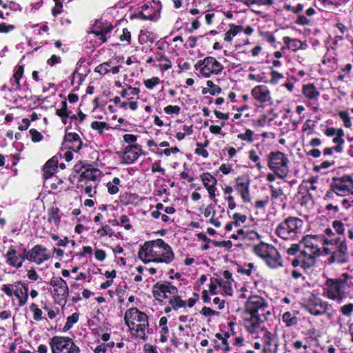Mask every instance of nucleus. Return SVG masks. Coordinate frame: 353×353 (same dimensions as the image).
<instances>
[{
	"instance_id": "3",
	"label": "nucleus",
	"mask_w": 353,
	"mask_h": 353,
	"mask_svg": "<svg viewBox=\"0 0 353 353\" xmlns=\"http://www.w3.org/2000/svg\"><path fill=\"white\" fill-rule=\"evenodd\" d=\"M245 310L252 315L246 325L252 333L259 328L260 323L266 321L271 314V307L268 302L257 295L249 296L245 303Z\"/></svg>"
},
{
	"instance_id": "14",
	"label": "nucleus",
	"mask_w": 353,
	"mask_h": 353,
	"mask_svg": "<svg viewBox=\"0 0 353 353\" xmlns=\"http://www.w3.org/2000/svg\"><path fill=\"white\" fill-rule=\"evenodd\" d=\"M177 294L178 289L169 282H158L153 287V295L160 302H163L165 299H170L172 295Z\"/></svg>"
},
{
	"instance_id": "63",
	"label": "nucleus",
	"mask_w": 353,
	"mask_h": 353,
	"mask_svg": "<svg viewBox=\"0 0 353 353\" xmlns=\"http://www.w3.org/2000/svg\"><path fill=\"white\" fill-rule=\"evenodd\" d=\"M108 347H110L109 343H101L97 345L94 348L92 347V350H93L94 353H105Z\"/></svg>"
},
{
	"instance_id": "51",
	"label": "nucleus",
	"mask_w": 353,
	"mask_h": 353,
	"mask_svg": "<svg viewBox=\"0 0 353 353\" xmlns=\"http://www.w3.org/2000/svg\"><path fill=\"white\" fill-rule=\"evenodd\" d=\"M284 9L287 11L292 12L294 14H298L303 10V6L301 3L293 6L290 3H285L284 4Z\"/></svg>"
},
{
	"instance_id": "23",
	"label": "nucleus",
	"mask_w": 353,
	"mask_h": 353,
	"mask_svg": "<svg viewBox=\"0 0 353 353\" xmlns=\"http://www.w3.org/2000/svg\"><path fill=\"white\" fill-rule=\"evenodd\" d=\"M1 290L8 296L14 295L18 300V305L19 307L23 306L27 303L21 301V300H24L25 296L22 292L23 289L20 288V287L16 285L14 283L12 285L4 284L2 285Z\"/></svg>"
},
{
	"instance_id": "20",
	"label": "nucleus",
	"mask_w": 353,
	"mask_h": 353,
	"mask_svg": "<svg viewBox=\"0 0 353 353\" xmlns=\"http://www.w3.org/2000/svg\"><path fill=\"white\" fill-rule=\"evenodd\" d=\"M142 154L141 146L139 144L128 145L122 152V161L125 164H131L138 159Z\"/></svg>"
},
{
	"instance_id": "61",
	"label": "nucleus",
	"mask_w": 353,
	"mask_h": 353,
	"mask_svg": "<svg viewBox=\"0 0 353 353\" xmlns=\"http://www.w3.org/2000/svg\"><path fill=\"white\" fill-rule=\"evenodd\" d=\"M15 28L14 25H7L6 23H0V33H8L14 30Z\"/></svg>"
},
{
	"instance_id": "54",
	"label": "nucleus",
	"mask_w": 353,
	"mask_h": 353,
	"mask_svg": "<svg viewBox=\"0 0 353 353\" xmlns=\"http://www.w3.org/2000/svg\"><path fill=\"white\" fill-rule=\"evenodd\" d=\"M14 283L16 285H18L19 287H20V288L23 289L22 292L23 293L25 296H24V300H21V301L27 302L28 299V290H29L28 285L27 283L23 282L22 281H17Z\"/></svg>"
},
{
	"instance_id": "25",
	"label": "nucleus",
	"mask_w": 353,
	"mask_h": 353,
	"mask_svg": "<svg viewBox=\"0 0 353 353\" xmlns=\"http://www.w3.org/2000/svg\"><path fill=\"white\" fill-rule=\"evenodd\" d=\"M5 257L6 259V263L8 265L17 269L21 268L22 267L21 261H20L19 254H17V251L13 245H11L9 248L8 250L5 254Z\"/></svg>"
},
{
	"instance_id": "11",
	"label": "nucleus",
	"mask_w": 353,
	"mask_h": 353,
	"mask_svg": "<svg viewBox=\"0 0 353 353\" xmlns=\"http://www.w3.org/2000/svg\"><path fill=\"white\" fill-rule=\"evenodd\" d=\"M336 250L327 258L329 263L344 264L349 261V253L346 241L338 238L335 240Z\"/></svg>"
},
{
	"instance_id": "1",
	"label": "nucleus",
	"mask_w": 353,
	"mask_h": 353,
	"mask_svg": "<svg viewBox=\"0 0 353 353\" xmlns=\"http://www.w3.org/2000/svg\"><path fill=\"white\" fill-rule=\"evenodd\" d=\"M139 258L145 263H170L174 259L171 246L161 239L144 243L138 252Z\"/></svg>"
},
{
	"instance_id": "49",
	"label": "nucleus",
	"mask_w": 353,
	"mask_h": 353,
	"mask_svg": "<svg viewBox=\"0 0 353 353\" xmlns=\"http://www.w3.org/2000/svg\"><path fill=\"white\" fill-rule=\"evenodd\" d=\"M339 116L340 119L343 122V125L346 128H350L352 125L351 119L349 113L347 111H340L339 112Z\"/></svg>"
},
{
	"instance_id": "47",
	"label": "nucleus",
	"mask_w": 353,
	"mask_h": 353,
	"mask_svg": "<svg viewBox=\"0 0 353 353\" xmlns=\"http://www.w3.org/2000/svg\"><path fill=\"white\" fill-rule=\"evenodd\" d=\"M91 128L98 131L99 134H102L104 129L110 128L109 124L105 122L94 121L91 123Z\"/></svg>"
},
{
	"instance_id": "4",
	"label": "nucleus",
	"mask_w": 353,
	"mask_h": 353,
	"mask_svg": "<svg viewBox=\"0 0 353 353\" xmlns=\"http://www.w3.org/2000/svg\"><path fill=\"white\" fill-rule=\"evenodd\" d=\"M125 321L131 334L140 339H145L148 332V316L136 307L128 310L125 314Z\"/></svg>"
},
{
	"instance_id": "59",
	"label": "nucleus",
	"mask_w": 353,
	"mask_h": 353,
	"mask_svg": "<svg viewBox=\"0 0 353 353\" xmlns=\"http://www.w3.org/2000/svg\"><path fill=\"white\" fill-rule=\"evenodd\" d=\"M232 219L234 220V225L236 227L239 226L240 223H245L247 220V216L244 214H241L239 213H234L233 214Z\"/></svg>"
},
{
	"instance_id": "41",
	"label": "nucleus",
	"mask_w": 353,
	"mask_h": 353,
	"mask_svg": "<svg viewBox=\"0 0 353 353\" xmlns=\"http://www.w3.org/2000/svg\"><path fill=\"white\" fill-rule=\"evenodd\" d=\"M23 72H24V67H23V65H20L17 66L16 70L14 72L12 77H13V79L17 84L16 90L21 89L20 80L23 77Z\"/></svg>"
},
{
	"instance_id": "45",
	"label": "nucleus",
	"mask_w": 353,
	"mask_h": 353,
	"mask_svg": "<svg viewBox=\"0 0 353 353\" xmlns=\"http://www.w3.org/2000/svg\"><path fill=\"white\" fill-rule=\"evenodd\" d=\"M339 196H340V194H338V192L336 190H334L332 187L330 186V189L326 192L323 196V199L326 201L336 203L337 198Z\"/></svg>"
},
{
	"instance_id": "18",
	"label": "nucleus",
	"mask_w": 353,
	"mask_h": 353,
	"mask_svg": "<svg viewBox=\"0 0 353 353\" xmlns=\"http://www.w3.org/2000/svg\"><path fill=\"white\" fill-rule=\"evenodd\" d=\"M100 174L101 172L99 169L93 168L90 164H88L86 168L79 174L77 188H83L84 184L87 185L90 181H95Z\"/></svg>"
},
{
	"instance_id": "31",
	"label": "nucleus",
	"mask_w": 353,
	"mask_h": 353,
	"mask_svg": "<svg viewBox=\"0 0 353 353\" xmlns=\"http://www.w3.org/2000/svg\"><path fill=\"white\" fill-rule=\"evenodd\" d=\"M275 248L268 243H260L259 244L254 247V253L262 259H265V257L274 250Z\"/></svg>"
},
{
	"instance_id": "38",
	"label": "nucleus",
	"mask_w": 353,
	"mask_h": 353,
	"mask_svg": "<svg viewBox=\"0 0 353 353\" xmlns=\"http://www.w3.org/2000/svg\"><path fill=\"white\" fill-rule=\"evenodd\" d=\"M169 305H170L173 310H177L181 307H185L187 302L181 299V296L177 294L172 295V298L169 300Z\"/></svg>"
},
{
	"instance_id": "8",
	"label": "nucleus",
	"mask_w": 353,
	"mask_h": 353,
	"mask_svg": "<svg viewBox=\"0 0 353 353\" xmlns=\"http://www.w3.org/2000/svg\"><path fill=\"white\" fill-rule=\"evenodd\" d=\"M50 346L52 353H80L79 347L68 336H53Z\"/></svg>"
},
{
	"instance_id": "19",
	"label": "nucleus",
	"mask_w": 353,
	"mask_h": 353,
	"mask_svg": "<svg viewBox=\"0 0 353 353\" xmlns=\"http://www.w3.org/2000/svg\"><path fill=\"white\" fill-rule=\"evenodd\" d=\"M104 17L105 16L103 15L100 19L97 20L95 23L91 28V30L88 32V33L95 34L101 41V43L108 41L105 34L110 31V23L105 25L103 24Z\"/></svg>"
},
{
	"instance_id": "37",
	"label": "nucleus",
	"mask_w": 353,
	"mask_h": 353,
	"mask_svg": "<svg viewBox=\"0 0 353 353\" xmlns=\"http://www.w3.org/2000/svg\"><path fill=\"white\" fill-rule=\"evenodd\" d=\"M271 194V199L273 201H283L284 191L282 187L279 185H270L269 186Z\"/></svg>"
},
{
	"instance_id": "40",
	"label": "nucleus",
	"mask_w": 353,
	"mask_h": 353,
	"mask_svg": "<svg viewBox=\"0 0 353 353\" xmlns=\"http://www.w3.org/2000/svg\"><path fill=\"white\" fill-rule=\"evenodd\" d=\"M201 179L206 188L211 187L212 185H216L217 183L216 179L209 172L203 173L201 175Z\"/></svg>"
},
{
	"instance_id": "28",
	"label": "nucleus",
	"mask_w": 353,
	"mask_h": 353,
	"mask_svg": "<svg viewBox=\"0 0 353 353\" xmlns=\"http://www.w3.org/2000/svg\"><path fill=\"white\" fill-rule=\"evenodd\" d=\"M303 96L309 100H318L320 92L313 83L304 84L302 87Z\"/></svg>"
},
{
	"instance_id": "15",
	"label": "nucleus",
	"mask_w": 353,
	"mask_h": 353,
	"mask_svg": "<svg viewBox=\"0 0 353 353\" xmlns=\"http://www.w3.org/2000/svg\"><path fill=\"white\" fill-rule=\"evenodd\" d=\"M306 308L312 315L319 316L325 314L332 308V305L318 297L310 299Z\"/></svg>"
},
{
	"instance_id": "53",
	"label": "nucleus",
	"mask_w": 353,
	"mask_h": 353,
	"mask_svg": "<svg viewBox=\"0 0 353 353\" xmlns=\"http://www.w3.org/2000/svg\"><path fill=\"white\" fill-rule=\"evenodd\" d=\"M307 265V257H304L302 255V252H301L300 255L298 256V258L294 259L292 261V265L294 267L301 266L302 268L305 267V265Z\"/></svg>"
},
{
	"instance_id": "55",
	"label": "nucleus",
	"mask_w": 353,
	"mask_h": 353,
	"mask_svg": "<svg viewBox=\"0 0 353 353\" xmlns=\"http://www.w3.org/2000/svg\"><path fill=\"white\" fill-rule=\"evenodd\" d=\"M110 71V65L109 62H104L99 64L94 70L95 72H99L100 74H105Z\"/></svg>"
},
{
	"instance_id": "34",
	"label": "nucleus",
	"mask_w": 353,
	"mask_h": 353,
	"mask_svg": "<svg viewBox=\"0 0 353 353\" xmlns=\"http://www.w3.org/2000/svg\"><path fill=\"white\" fill-rule=\"evenodd\" d=\"M344 134L343 130H341L339 131L332 139V142L336 145L334 146V152L337 153H341L343 151V145L345 143Z\"/></svg>"
},
{
	"instance_id": "36",
	"label": "nucleus",
	"mask_w": 353,
	"mask_h": 353,
	"mask_svg": "<svg viewBox=\"0 0 353 353\" xmlns=\"http://www.w3.org/2000/svg\"><path fill=\"white\" fill-rule=\"evenodd\" d=\"M238 234L241 236V239L254 240L259 238L258 233L249 228L238 230Z\"/></svg>"
},
{
	"instance_id": "32",
	"label": "nucleus",
	"mask_w": 353,
	"mask_h": 353,
	"mask_svg": "<svg viewBox=\"0 0 353 353\" xmlns=\"http://www.w3.org/2000/svg\"><path fill=\"white\" fill-rule=\"evenodd\" d=\"M60 210L57 206H52L48 208V222L50 224L54 223L56 226H58L61 223V216L59 214Z\"/></svg>"
},
{
	"instance_id": "60",
	"label": "nucleus",
	"mask_w": 353,
	"mask_h": 353,
	"mask_svg": "<svg viewBox=\"0 0 353 353\" xmlns=\"http://www.w3.org/2000/svg\"><path fill=\"white\" fill-rule=\"evenodd\" d=\"M181 111V108L178 105H169L164 108V112L167 114H179Z\"/></svg>"
},
{
	"instance_id": "42",
	"label": "nucleus",
	"mask_w": 353,
	"mask_h": 353,
	"mask_svg": "<svg viewBox=\"0 0 353 353\" xmlns=\"http://www.w3.org/2000/svg\"><path fill=\"white\" fill-rule=\"evenodd\" d=\"M71 113L72 112L68 110V104L65 101H61V108L56 110V114L61 119L68 118Z\"/></svg>"
},
{
	"instance_id": "17",
	"label": "nucleus",
	"mask_w": 353,
	"mask_h": 353,
	"mask_svg": "<svg viewBox=\"0 0 353 353\" xmlns=\"http://www.w3.org/2000/svg\"><path fill=\"white\" fill-rule=\"evenodd\" d=\"M30 250V259L32 260V262H34L37 265H41L51 257L48 249L40 244L35 245Z\"/></svg>"
},
{
	"instance_id": "30",
	"label": "nucleus",
	"mask_w": 353,
	"mask_h": 353,
	"mask_svg": "<svg viewBox=\"0 0 353 353\" xmlns=\"http://www.w3.org/2000/svg\"><path fill=\"white\" fill-rule=\"evenodd\" d=\"M155 61L159 63L158 64H155V66L159 68L161 71H165L172 68L171 61L161 52H158L155 54Z\"/></svg>"
},
{
	"instance_id": "22",
	"label": "nucleus",
	"mask_w": 353,
	"mask_h": 353,
	"mask_svg": "<svg viewBox=\"0 0 353 353\" xmlns=\"http://www.w3.org/2000/svg\"><path fill=\"white\" fill-rule=\"evenodd\" d=\"M264 346L263 353H277L279 342L276 336L265 330L263 336Z\"/></svg>"
},
{
	"instance_id": "21",
	"label": "nucleus",
	"mask_w": 353,
	"mask_h": 353,
	"mask_svg": "<svg viewBox=\"0 0 353 353\" xmlns=\"http://www.w3.org/2000/svg\"><path fill=\"white\" fill-rule=\"evenodd\" d=\"M249 186L250 180L247 176H241L236 178L235 189L245 203H249L251 201Z\"/></svg>"
},
{
	"instance_id": "58",
	"label": "nucleus",
	"mask_w": 353,
	"mask_h": 353,
	"mask_svg": "<svg viewBox=\"0 0 353 353\" xmlns=\"http://www.w3.org/2000/svg\"><path fill=\"white\" fill-rule=\"evenodd\" d=\"M207 86L210 88V94L212 95H216L221 93V88L219 85L214 84L212 81L208 80L206 83Z\"/></svg>"
},
{
	"instance_id": "13",
	"label": "nucleus",
	"mask_w": 353,
	"mask_h": 353,
	"mask_svg": "<svg viewBox=\"0 0 353 353\" xmlns=\"http://www.w3.org/2000/svg\"><path fill=\"white\" fill-rule=\"evenodd\" d=\"M305 249L301 251L304 257H307V265H313L315 258L320 256L321 250L316 245V239L314 237L307 236L303 239Z\"/></svg>"
},
{
	"instance_id": "44",
	"label": "nucleus",
	"mask_w": 353,
	"mask_h": 353,
	"mask_svg": "<svg viewBox=\"0 0 353 353\" xmlns=\"http://www.w3.org/2000/svg\"><path fill=\"white\" fill-rule=\"evenodd\" d=\"M79 314L77 312L73 313L72 315L68 316L67 321L63 328V331L69 330L74 324L77 323L79 320Z\"/></svg>"
},
{
	"instance_id": "16",
	"label": "nucleus",
	"mask_w": 353,
	"mask_h": 353,
	"mask_svg": "<svg viewBox=\"0 0 353 353\" xmlns=\"http://www.w3.org/2000/svg\"><path fill=\"white\" fill-rule=\"evenodd\" d=\"M69 128H66L63 144L66 149L78 152L82 148L83 142L77 133L68 132Z\"/></svg>"
},
{
	"instance_id": "43",
	"label": "nucleus",
	"mask_w": 353,
	"mask_h": 353,
	"mask_svg": "<svg viewBox=\"0 0 353 353\" xmlns=\"http://www.w3.org/2000/svg\"><path fill=\"white\" fill-rule=\"evenodd\" d=\"M88 165V164L83 163L81 161L74 165L72 172L70 174L69 179L72 181V180L75 179L79 174H81Z\"/></svg>"
},
{
	"instance_id": "39",
	"label": "nucleus",
	"mask_w": 353,
	"mask_h": 353,
	"mask_svg": "<svg viewBox=\"0 0 353 353\" xmlns=\"http://www.w3.org/2000/svg\"><path fill=\"white\" fill-rule=\"evenodd\" d=\"M243 30V28L241 26L230 25V30H228L225 34L224 40L225 41L230 42L233 37L241 32Z\"/></svg>"
},
{
	"instance_id": "50",
	"label": "nucleus",
	"mask_w": 353,
	"mask_h": 353,
	"mask_svg": "<svg viewBox=\"0 0 353 353\" xmlns=\"http://www.w3.org/2000/svg\"><path fill=\"white\" fill-rule=\"evenodd\" d=\"M104 98H107V97L103 94L101 97H97L93 100V102L95 104V108H103L107 106L108 109L110 110V104L108 105V103L104 99Z\"/></svg>"
},
{
	"instance_id": "52",
	"label": "nucleus",
	"mask_w": 353,
	"mask_h": 353,
	"mask_svg": "<svg viewBox=\"0 0 353 353\" xmlns=\"http://www.w3.org/2000/svg\"><path fill=\"white\" fill-rule=\"evenodd\" d=\"M254 132L250 129L246 130L244 133H240L238 134V138L242 141H245L248 143L253 141Z\"/></svg>"
},
{
	"instance_id": "9",
	"label": "nucleus",
	"mask_w": 353,
	"mask_h": 353,
	"mask_svg": "<svg viewBox=\"0 0 353 353\" xmlns=\"http://www.w3.org/2000/svg\"><path fill=\"white\" fill-rule=\"evenodd\" d=\"M53 287V298L59 305H64L69 295V288L66 281L60 276H53L50 281Z\"/></svg>"
},
{
	"instance_id": "26",
	"label": "nucleus",
	"mask_w": 353,
	"mask_h": 353,
	"mask_svg": "<svg viewBox=\"0 0 353 353\" xmlns=\"http://www.w3.org/2000/svg\"><path fill=\"white\" fill-rule=\"evenodd\" d=\"M263 261L265 263L272 269L277 268L282 265V260L280 254L277 250L274 248L272 250V252L265 257Z\"/></svg>"
},
{
	"instance_id": "56",
	"label": "nucleus",
	"mask_w": 353,
	"mask_h": 353,
	"mask_svg": "<svg viewBox=\"0 0 353 353\" xmlns=\"http://www.w3.org/2000/svg\"><path fill=\"white\" fill-rule=\"evenodd\" d=\"M29 133L31 137V140L34 143L39 142L43 139L42 134L36 129H30Z\"/></svg>"
},
{
	"instance_id": "6",
	"label": "nucleus",
	"mask_w": 353,
	"mask_h": 353,
	"mask_svg": "<svg viewBox=\"0 0 353 353\" xmlns=\"http://www.w3.org/2000/svg\"><path fill=\"white\" fill-rule=\"evenodd\" d=\"M268 167L281 179L285 178L289 173V160L286 155L280 152H271L268 157Z\"/></svg>"
},
{
	"instance_id": "27",
	"label": "nucleus",
	"mask_w": 353,
	"mask_h": 353,
	"mask_svg": "<svg viewBox=\"0 0 353 353\" xmlns=\"http://www.w3.org/2000/svg\"><path fill=\"white\" fill-rule=\"evenodd\" d=\"M339 315L337 318V323L339 325V329L342 330L343 327V317L350 318L353 314V303H347L341 305L339 309Z\"/></svg>"
},
{
	"instance_id": "48",
	"label": "nucleus",
	"mask_w": 353,
	"mask_h": 353,
	"mask_svg": "<svg viewBox=\"0 0 353 353\" xmlns=\"http://www.w3.org/2000/svg\"><path fill=\"white\" fill-rule=\"evenodd\" d=\"M30 310L33 312V319L36 321H40L42 320V310L39 308L38 305L36 303H32L30 305Z\"/></svg>"
},
{
	"instance_id": "12",
	"label": "nucleus",
	"mask_w": 353,
	"mask_h": 353,
	"mask_svg": "<svg viewBox=\"0 0 353 353\" xmlns=\"http://www.w3.org/2000/svg\"><path fill=\"white\" fill-rule=\"evenodd\" d=\"M330 187H332L340 196H345L349 193L353 195V179L350 175L334 177Z\"/></svg>"
},
{
	"instance_id": "35",
	"label": "nucleus",
	"mask_w": 353,
	"mask_h": 353,
	"mask_svg": "<svg viewBox=\"0 0 353 353\" xmlns=\"http://www.w3.org/2000/svg\"><path fill=\"white\" fill-rule=\"evenodd\" d=\"M282 320L287 327H292L296 325L298 323V318L296 316L295 312H285L282 316Z\"/></svg>"
},
{
	"instance_id": "64",
	"label": "nucleus",
	"mask_w": 353,
	"mask_h": 353,
	"mask_svg": "<svg viewBox=\"0 0 353 353\" xmlns=\"http://www.w3.org/2000/svg\"><path fill=\"white\" fill-rule=\"evenodd\" d=\"M215 203L214 204H209L207 208L205 209L203 214L205 217H209L210 215L214 216L216 214L215 211Z\"/></svg>"
},
{
	"instance_id": "29",
	"label": "nucleus",
	"mask_w": 353,
	"mask_h": 353,
	"mask_svg": "<svg viewBox=\"0 0 353 353\" xmlns=\"http://www.w3.org/2000/svg\"><path fill=\"white\" fill-rule=\"evenodd\" d=\"M58 159L57 157H53L45 163L43 166V175L46 179L52 176L56 168L58 167Z\"/></svg>"
},
{
	"instance_id": "57",
	"label": "nucleus",
	"mask_w": 353,
	"mask_h": 353,
	"mask_svg": "<svg viewBox=\"0 0 353 353\" xmlns=\"http://www.w3.org/2000/svg\"><path fill=\"white\" fill-rule=\"evenodd\" d=\"M160 82V79L159 77H154L152 79L145 80L144 85L148 89L152 90L154 88V86L159 84Z\"/></svg>"
},
{
	"instance_id": "5",
	"label": "nucleus",
	"mask_w": 353,
	"mask_h": 353,
	"mask_svg": "<svg viewBox=\"0 0 353 353\" xmlns=\"http://www.w3.org/2000/svg\"><path fill=\"white\" fill-rule=\"evenodd\" d=\"M303 221L295 216H289L281 221L276 229V234L284 240L293 241L302 234Z\"/></svg>"
},
{
	"instance_id": "10",
	"label": "nucleus",
	"mask_w": 353,
	"mask_h": 353,
	"mask_svg": "<svg viewBox=\"0 0 353 353\" xmlns=\"http://www.w3.org/2000/svg\"><path fill=\"white\" fill-rule=\"evenodd\" d=\"M161 5L159 1H153L145 3L141 7V10L132 16V18L141 19L142 20L157 21L160 17Z\"/></svg>"
},
{
	"instance_id": "24",
	"label": "nucleus",
	"mask_w": 353,
	"mask_h": 353,
	"mask_svg": "<svg viewBox=\"0 0 353 353\" xmlns=\"http://www.w3.org/2000/svg\"><path fill=\"white\" fill-rule=\"evenodd\" d=\"M251 93L253 97L259 103H268L271 101L270 92L264 85L254 87Z\"/></svg>"
},
{
	"instance_id": "7",
	"label": "nucleus",
	"mask_w": 353,
	"mask_h": 353,
	"mask_svg": "<svg viewBox=\"0 0 353 353\" xmlns=\"http://www.w3.org/2000/svg\"><path fill=\"white\" fill-rule=\"evenodd\" d=\"M195 70L205 77H210L213 74H219L223 70V66L214 57H207L203 60H199L194 65Z\"/></svg>"
},
{
	"instance_id": "2",
	"label": "nucleus",
	"mask_w": 353,
	"mask_h": 353,
	"mask_svg": "<svg viewBox=\"0 0 353 353\" xmlns=\"http://www.w3.org/2000/svg\"><path fill=\"white\" fill-rule=\"evenodd\" d=\"M324 297L341 304L353 290V276L343 273L339 277L328 278L323 285Z\"/></svg>"
},
{
	"instance_id": "46",
	"label": "nucleus",
	"mask_w": 353,
	"mask_h": 353,
	"mask_svg": "<svg viewBox=\"0 0 353 353\" xmlns=\"http://www.w3.org/2000/svg\"><path fill=\"white\" fill-rule=\"evenodd\" d=\"M128 222H129V219H128V216L126 215H122L120 217L119 221H118L117 219L112 220V225H123L125 229L130 230L131 228L132 225L130 223H128Z\"/></svg>"
},
{
	"instance_id": "33",
	"label": "nucleus",
	"mask_w": 353,
	"mask_h": 353,
	"mask_svg": "<svg viewBox=\"0 0 353 353\" xmlns=\"http://www.w3.org/2000/svg\"><path fill=\"white\" fill-rule=\"evenodd\" d=\"M332 226L337 234L342 235L344 234L345 231L350 226V223L347 222V219L343 221L334 220L332 223Z\"/></svg>"
},
{
	"instance_id": "62",
	"label": "nucleus",
	"mask_w": 353,
	"mask_h": 353,
	"mask_svg": "<svg viewBox=\"0 0 353 353\" xmlns=\"http://www.w3.org/2000/svg\"><path fill=\"white\" fill-rule=\"evenodd\" d=\"M270 74V83L272 84L277 83L279 81V80L283 78V75L281 73H279V72L276 71H272Z\"/></svg>"
}]
</instances>
